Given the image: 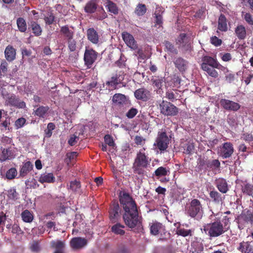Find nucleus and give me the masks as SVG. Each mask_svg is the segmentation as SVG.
Wrapping results in <instances>:
<instances>
[{
  "label": "nucleus",
  "mask_w": 253,
  "mask_h": 253,
  "mask_svg": "<svg viewBox=\"0 0 253 253\" xmlns=\"http://www.w3.org/2000/svg\"><path fill=\"white\" fill-rule=\"evenodd\" d=\"M211 211L209 217L211 222L203 226L205 232L211 238H215L227 232L231 224V217L223 215L222 212Z\"/></svg>",
  "instance_id": "1"
},
{
  "label": "nucleus",
  "mask_w": 253,
  "mask_h": 253,
  "mask_svg": "<svg viewBox=\"0 0 253 253\" xmlns=\"http://www.w3.org/2000/svg\"><path fill=\"white\" fill-rule=\"evenodd\" d=\"M119 200L124 210L123 218L126 226L130 228L135 227L139 223L137 205L129 194L120 193Z\"/></svg>",
  "instance_id": "2"
},
{
  "label": "nucleus",
  "mask_w": 253,
  "mask_h": 253,
  "mask_svg": "<svg viewBox=\"0 0 253 253\" xmlns=\"http://www.w3.org/2000/svg\"><path fill=\"white\" fill-rule=\"evenodd\" d=\"M186 211L191 217H201L203 213V210L200 201L197 199L192 200Z\"/></svg>",
  "instance_id": "3"
},
{
  "label": "nucleus",
  "mask_w": 253,
  "mask_h": 253,
  "mask_svg": "<svg viewBox=\"0 0 253 253\" xmlns=\"http://www.w3.org/2000/svg\"><path fill=\"white\" fill-rule=\"evenodd\" d=\"M176 44L182 50L188 51L191 48V37L185 33H181L176 39Z\"/></svg>",
  "instance_id": "4"
},
{
  "label": "nucleus",
  "mask_w": 253,
  "mask_h": 253,
  "mask_svg": "<svg viewBox=\"0 0 253 253\" xmlns=\"http://www.w3.org/2000/svg\"><path fill=\"white\" fill-rule=\"evenodd\" d=\"M161 113L165 116H174L177 114L178 109L172 103L163 101L159 104Z\"/></svg>",
  "instance_id": "5"
},
{
  "label": "nucleus",
  "mask_w": 253,
  "mask_h": 253,
  "mask_svg": "<svg viewBox=\"0 0 253 253\" xmlns=\"http://www.w3.org/2000/svg\"><path fill=\"white\" fill-rule=\"evenodd\" d=\"M98 53L92 48H86L84 53V65L90 69L97 59Z\"/></svg>",
  "instance_id": "6"
},
{
  "label": "nucleus",
  "mask_w": 253,
  "mask_h": 253,
  "mask_svg": "<svg viewBox=\"0 0 253 253\" xmlns=\"http://www.w3.org/2000/svg\"><path fill=\"white\" fill-rule=\"evenodd\" d=\"M200 165L206 166V169L211 170L214 173L220 172V163L217 159L203 160Z\"/></svg>",
  "instance_id": "7"
},
{
  "label": "nucleus",
  "mask_w": 253,
  "mask_h": 253,
  "mask_svg": "<svg viewBox=\"0 0 253 253\" xmlns=\"http://www.w3.org/2000/svg\"><path fill=\"white\" fill-rule=\"evenodd\" d=\"M109 218L112 223H115L120 218L121 209L117 202H114L109 209Z\"/></svg>",
  "instance_id": "8"
},
{
  "label": "nucleus",
  "mask_w": 253,
  "mask_h": 253,
  "mask_svg": "<svg viewBox=\"0 0 253 253\" xmlns=\"http://www.w3.org/2000/svg\"><path fill=\"white\" fill-rule=\"evenodd\" d=\"M219 155L223 159L230 158L234 153L233 145L229 142H224L220 146Z\"/></svg>",
  "instance_id": "9"
},
{
  "label": "nucleus",
  "mask_w": 253,
  "mask_h": 253,
  "mask_svg": "<svg viewBox=\"0 0 253 253\" xmlns=\"http://www.w3.org/2000/svg\"><path fill=\"white\" fill-rule=\"evenodd\" d=\"M87 244V240L84 238L74 237L70 242L71 248L74 250H79L85 247Z\"/></svg>",
  "instance_id": "10"
},
{
  "label": "nucleus",
  "mask_w": 253,
  "mask_h": 253,
  "mask_svg": "<svg viewBox=\"0 0 253 253\" xmlns=\"http://www.w3.org/2000/svg\"><path fill=\"white\" fill-rule=\"evenodd\" d=\"M220 104L223 109L228 111H237L241 107L239 103L226 99H221Z\"/></svg>",
  "instance_id": "11"
},
{
  "label": "nucleus",
  "mask_w": 253,
  "mask_h": 253,
  "mask_svg": "<svg viewBox=\"0 0 253 253\" xmlns=\"http://www.w3.org/2000/svg\"><path fill=\"white\" fill-rule=\"evenodd\" d=\"M237 183L241 187V191L244 195L253 196V184L248 182L247 180H238Z\"/></svg>",
  "instance_id": "12"
},
{
  "label": "nucleus",
  "mask_w": 253,
  "mask_h": 253,
  "mask_svg": "<svg viewBox=\"0 0 253 253\" xmlns=\"http://www.w3.org/2000/svg\"><path fill=\"white\" fill-rule=\"evenodd\" d=\"M87 40L92 43L98 44L100 42V35L98 32L93 28H89L86 31Z\"/></svg>",
  "instance_id": "13"
},
{
  "label": "nucleus",
  "mask_w": 253,
  "mask_h": 253,
  "mask_svg": "<svg viewBox=\"0 0 253 253\" xmlns=\"http://www.w3.org/2000/svg\"><path fill=\"white\" fill-rule=\"evenodd\" d=\"M214 184L218 191L222 194H226L229 191L227 182L223 178H216L214 181Z\"/></svg>",
  "instance_id": "14"
},
{
  "label": "nucleus",
  "mask_w": 253,
  "mask_h": 253,
  "mask_svg": "<svg viewBox=\"0 0 253 253\" xmlns=\"http://www.w3.org/2000/svg\"><path fill=\"white\" fill-rule=\"evenodd\" d=\"M7 104L11 106H14L18 108L24 109L26 107V103L23 101H20L19 98L14 94H12L6 99Z\"/></svg>",
  "instance_id": "15"
},
{
  "label": "nucleus",
  "mask_w": 253,
  "mask_h": 253,
  "mask_svg": "<svg viewBox=\"0 0 253 253\" xmlns=\"http://www.w3.org/2000/svg\"><path fill=\"white\" fill-rule=\"evenodd\" d=\"M122 38L126 44L131 49H136L137 48V44L132 35L127 32L122 33Z\"/></svg>",
  "instance_id": "16"
},
{
  "label": "nucleus",
  "mask_w": 253,
  "mask_h": 253,
  "mask_svg": "<svg viewBox=\"0 0 253 253\" xmlns=\"http://www.w3.org/2000/svg\"><path fill=\"white\" fill-rule=\"evenodd\" d=\"M134 96L137 99L147 101L150 98V91L144 88H140L134 92Z\"/></svg>",
  "instance_id": "17"
},
{
  "label": "nucleus",
  "mask_w": 253,
  "mask_h": 253,
  "mask_svg": "<svg viewBox=\"0 0 253 253\" xmlns=\"http://www.w3.org/2000/svg\"><path fill=\"white\" fill-rule=\"evenodd\" d=\"M170 142V138L168 137L166 132H163L159 134V150H166Z\"/></svg>",
  "instance_id": "18"
},
{
  "label": "nucleus",
  "mask_w": 253,
  "mask_h": 253,
  "mask_svg": "<svg viewBox=\"0 0 253 253\" xmlns=\"http://www.w3.org/2000/svg\"><path fill=\"white\" fill-rule=\"evenodd\" d=\"M237 249L241 253H253V242L243 241L239 244Z\"/></svg>",
  "instance_id": "19"
},
{
  "label": "nucleus",
  "mask_w": 253,
  "mask_h": 253,
  "mask_svg": "<svg viewBox=\"0 0 253 253\" xmlns=\"http://www.w3.org/2000/svg\"><path fill=\"white\" fill-rule=\"evenodd\" d=\"M140 150L137 154L134 164L142 166L143 167H147L148 165V158L145 154Z\"/></svg>",
  "instance_id": "20"
},
{
  "label": "nucleus",
  "mask_w": 253,
  "mask_h": 253,
  "mask_svg": "<svg viewBox=\"0 0 253 253\" xmlns=\"http://www.w3.org/2000/svg\"><path fill=\"white\" fill-rule=\"evenodd\" d=\"M4 55L7 61H13L16 58V49L11 45H7L4 50Z\"/></svg>",
  "instance_id": "21"
},
{
  "label": "nucleus",
  "mask_w": 253,
  "mask_h": 253,
  "mask_svg": "<svg viewBox=\"0 0 253 253\" xmlns=\"http://www.w3.org/2000/svg\"><path fill=\"white\" fill-rule=\"evenodd\" d=\"M240 221H243L245 223L253 224V212L251 210H244L240 217Z\"/></svg>",
  "instance_id": "22"
},
{
  "label": "nucleus",
  "mask_w": 253,
  "mask_h": 253,
  "mask_svg": "<svg viewBox=\"0 0 253 253\" xmlns=\"http://www.w3.org/2000/svg\"><path fill=\"white\" fill-rule=\"evenodd\" d=\"M210 201L215 204L221 203L223 199L222 195L214 188L209 192Z\"/></svg>",
  "instance_id": "23"
},
{
  "label": "nucleus",
  "mask_w": 253,
  "mask_h": 253,
  "mask_svg": "<svg viewBox=\"0 0 253 253\" xmlns=\"http://www.w3.org/2000/svg\"><path fill=\"white\" fill-rule=\"evenodd\" d=\"M33 169V165L30 161L23 163L19 171V176L25 177Z\"/></svg>",
  "instance_id": "24"
},
{
  "label": "nucleus",
  "mask_w": 253,
  "mask_h": 253,
  "mask_svg": "<svg viewBox=\"0 0 253 253\" xmlns=\"http://www.w3.org/2000/svg\"><path fill=\"white\" fill-rule=\"evenodd\" d=\"M37 107V108L34 110L33 114L35 116L44 118L48 114L49 107L48 106H39Z\"/></svg>",
  "instance_id": "25"
},
{
  "label": "nucleus",
  "mask_w": 253,
  "mask_h": 253,
  "mask_svg": "<svg viewBox=\"0 0 253 253\" xmlns=\"http://www.w3.org/2000/svg\"><path fill=\"white\" fill-rule=\"evenodd\" d=\"M203 63L201 67L209 66L212 67H217V61L216 59L209 56H205L202 58Z\"/></svg>",
  "instance_id": "26"
},
{
  "label": "nucleus",
  "mask_w": 253,
  "mask_h": 253,
  "mask_svg": "<svg viewBox=\"0 0 253 253\" xmlns=\"http://www.w3.org/2000/svg\"><path fill=\"white\" fill-rule=\"evenodd\" d=\"M97 3L96 0H90L85 4L84 10L88 14L94 13L97 10Z\"/></svg>",
  "instance_id": "27"
},
{
  "label": "nucleus",
  "mask_w": 253,
  "mask_h": 253,
  "mask_svg": "<svg viewBox=\"0 0 253 253\" xmlns=\"http://www.w3.org/2000/svg\"><path fill=\"white\" fill-rule=\"evenodd\" d=\"M60 32L67 40H72L73 39L74 32L73 31L70 30L67 25L61 27Z\"/></svg>",
  "instance_id": "28"
},
{
  "label": "nucleus",
  "mask_w": 253,
  "mask_h": 253,
  "mask_svg": "<svg viewBox=\"0 0 253 253\" xmlns=\"http://www.w3.org/2000/svg\"><path fill=\"white\" fill-rule=\"evenodd\" d=\"M227 19L225 15L221 14L218 20V29L222 32L227 31Z\"/></svg>",
  "instance_id": "29"
},
{
  "label": "nucleus",
  "mask_w": 253,
  "mask_h": 253,
  "mask_svg": "<svg viewBox=\"0 0 253 253\" xmlns=\"http://www.w3.org/2000/svg\"><path fill=\"white\" fill-rule=\"evenodd\" d=\"M55 181V177L52 173L42 174L39 179V181L41 183H52Z\"/></svg>",
  "instance_id": "30"
},
{
  "label": "nucleus",
  "mask_w": 253,
  "mask_h": 253,
  "mask_svg": "<svg viewBox=\"0 0 253 253\" xmlns=\"http://www.w3.org/2000/svg\"><path fill=\"white\" fill-rule=\"evenodd\" d=\"M125 225L120 223H116L111 227V231L116 235L123 236L125 234V231L124 230Z\"/></svg>",
  "instance_id": "31"
},
{
  "label": "nucleus",
  "mask_w": 253,
  "mask_h": 253,
  "mask_svg": "<svg viewBox=\"0 0 253 253\" xmlns=\"http://www.w3.org/2000/svg\"><path fill=\"white\" fill-rule=\"evenodd\" d=\"M105 7L108 12L114 15H117L119 13V8L117 4L110 0H106Z\"/></svg>",
  "instance_id": "32"
},
{
  "label": "nucleus",
  "mask_w": 253,
  "mask_h": 253,
  "mask_svg": "<svg viewBox=\"0 0 253 253\" xmlns=\"http://www.w3.org/2000/svg\"><path fill=\"white\" fill-rule=\"evenodd\" d=\"M235 33L236 36L240 40H244L246 37V30L245 27L242 25L237 26L235 28Z\"/></svg>",
  "instance_id": "33"
},
{
  "label": "nucleus",
  "mask_w": 253,
  "mask_h": 253,
  "mask_svg": "<svg viewBox=\"0 0 253 253\" xmlns=\"http://www.w3.org/2000/svg\"><path fill=\"white\" fill-rule=\"evenodd\" d=\"M30 26L32 29V32L35 36H40L42 33V29L37 22L32 21L30 22Z\"/></svg>",
  "instance_id": "34"
},
{
  "label": "nucleus",
  "mask_w": 253,
  "mask_h": 253,
  "mask_svg": "<svg viewBox=\"0 0 253 253\" xmlns=\"http://www.w3.org/2000/svg\"><path fill=\"white\" fill-rule=\"evenodd\" d=\"M174 64L180 72L185 71L187 69V62L181 57H179L175 60Z\"/></svg>",
  "instance_id": "35"
},
{
  "label": "nucleus",
  "mask_w": 253,
  "mask_h": 253,
  "mask_svg": "<svg viewBox=\"0 0 253 253\" xmlns=\"http://www.w3.org/2000/svg\"><path fill=\"white\" fill-rule=\"evenodd\" d=\"M22 220L26 223H31L34 219L33 213L28 210L23 211L21 214Z\"/></svg>",
  "instance_id": "36"
},
{
  "label": "nucleus",
  "mask_w": 253,
  "mask_h": 253,
  "mask_svg": "<svg viewBox=\"0 0 253 253\" xmlns=\"http://www.w3.org/2000/svg\"><path fill=\"white\" fill-rule=\"evenodd\" d=\"M126 101V96L121 93L115 94L112 98V101L117 105H123Z\"/></svg>",
  "instance_id": "37"
},
{
  "label": "nucleus",
  "mask_w": 253,
  "mask_h": 253,
  "mask_svg": "<svg viewBox=\"0 0 253 253\" xmlns=\"http://www.w3.org/2000/svg\"><path fill=\"white\" fill-rule=\"evenodd\" d=\"M16 24L18 29L20 32H26L27 26L26 21L23 18H18L16 20Z\"/></svg>",
  "instance_id": "38"
},
{
  "label": "nucleus",
  "mask_w": 253,
  "mask_h": 253,
  "mask_svg": "<svg viewBox=\"0 0 253 253\" xmlns=\"http://www.w3.org/2000/svg\"><path fill=\"white\" fill-rule=\"evenodd\" d=\"M147 11V7L145 4L142 3H138L134 10V13L138 16H142L145 15Z\"/></svg>",
  "instance_id": "39"
},
{
  "label": "nucleus",
  "mask_w": 253,
  "mask_h": 253,
  "mask_svg": "<svg viewBox=\"0 0 253 253\" xmlns=\"http://www.w3.org/2000/svg\"><path fill=\"white\" fill-rule=\"evenodd\" d=\"M122 80L120 79V76L116 74L115 76L111 77L110 81L106 82V85L111 86L116 89L117 85L121 82Z\"/></svg>",
  "instance_id": "40"
},
{
  "label": "nucleus",
  "mask_w": 253,
  "mask_h": 253,
  "mask_svg": "<svg viewBox=\"0 0 253 253\" xmlns=\"http://www.w3.org/2000/svg\"><path fill=\"white\" fill-rule=\"evenodd\" d=\"M94 17L97 20H102L107 17V14L102 6L97 10Z\"/></svg>",
  "instance_id": "41"
},
{
  "label": "nucleus",
  "mask_w": 253,
  "mask_h": 253,
  "mask_svg": "<svg viewBox=\"0 0 253 253\" xmlns=\"http://www.w3.org/2000/svg\"><path fill=\"white\" fill-rule=\"evenodd\" d=\"M202 69L206 71L208 74L214 78H216L218 77V74L217 72L214 69L215 68L209 66H206L204 65V67H201Z\"/></svg>",
  "instance_id": "42"
},
{
  "label": "nucleus",
  "mask_w": 253,
  "mask_h": 253,
  "mask_svg": "<svg viewBox=\"0 0 253 253\" xmlns=\"http://www.w3.org/2000/svg\"><path fill=\"white\" fill-rule=\"evenodd\" d=\"M70 189L74 192L80 193L81 192V183L77 180L71 181L70 184Z\"/></svg>",
  "instance_id": "43"
},
{
  "label": "nucleus",
  "mask_w": 253,
  "mask_h": 253,
  "mask_svg": "<svg viewBox=\"0 0 253 253\" xmlns=\"http://www.w3.org/2000/svg\"><path fill=\"white\" fill-rule=\"evenodd\" d=\"M169 233L165 231L164 226L159 223V240H164L169 237Z\"/></svg>",
  "instance_id": "44"
},
{
  "label": "nucleus",
  "mask_w": 253,
  "mask_h": 253,
  "mask_svg": "<svg viewBox=\"0 0 253 253\" xmlns=\"http://www.w3.org/2000/svg\"><path fill=\"white\" fill-rule=\"evenodd\" d=\"M44 20L46 25H50L55 21V16L52 12H49L47 16H44Z\"/></svg>",
  "instance_id": "45"
},
{
  "label": "nucleus",
  "mask_w": 253,
  "mask_h": 253,
  "mask_svg": "<svg viewBox=\"0 0 253 253\" xmlns=\"http://www.w3.org/2000/svg\"><path fill=\"white\" fill-rule=\"evenodd\" d=\"M146 167H143L142 166L133 163V169L134 173L137 174L142 176L144 173V169Z\"/></svg>",
  "instance_id": "46"
},
{
  "label": "nucleus",
  "mask_w": 253,
  "mask_h": 253,
  "mask_svg": "<svg viewBox=\"0 0 253 253\" xmlns=\"http://www.w3.org/2000/svg\"><path fill=\"white\" fill-rule=\"evenodd\" d=\"M51 245L52 248H54L56 250L63 251L65 247L64 243L61 241H52L51 242Z\"/></svg>",
  "instance_id": "47"
},
{
  "label": "nucleus",
  "mask_w": 253,
  "mask_h": 253,
  "mask_svg": "<svg viewBox=\"0 0 253 253\" xmlns=\"http://www.w3.org/2000/svg\"><path fill=\"white\" fill-rule=\"evenodd\" d=\"M17 174V171L15 168H12L8 169L6 173V177L8 179H14Z\"/></svg>",
  "instance_id": "48"
},
{
  "label": "nucleus",
  "mask_w": 253,
  "mask_h": 253,
  "mask_svg": "<svg viewBox=\"0 0 253 253\" xmlns=\"http://www.w3.org/2000/svg\"><path fill=\"white\" fill-rule=\"evenodd\" d=\"M55 128V125L52 123H49L47 125V129L45 130V137L49 138L51 136L52 132Z\"/></svg>",
  "instance_id": "49"
},
{
  "label": "nucleus",
  "mask_w": 253,
  "mask_h": 253,
  "mask_svg": "<svg viewBox=\"0 0 253 253\" xmlns=\"http://www.w3.org/2000/svg\"><path fill=\"white\" fill-rule=\"evenodd\" d=\"M7 196L9 199L16 200L18 199V193L14 188H11L8 191Z\"/></svg>",
  "instance_id": "50"
},
{
  "label": "nucleus",
  "mask_w": 253,
  "mask_h": 253,
  "mask_svg": "<svg viewBox=\"0 0 253 253\" xmlns=\"http://www.w3.org/2000/svg\"><path fill=\"white\" fill-rule=\"evenodd\" d=\"M10 153V151L8 149H3L2 151L1 156L0 158V162H2L7 159H9Z\"/></svg>",
  "instance_id": "51"
},
{
  "label": "nucleus",
  "mask_w": 253,
  "mask_h": 253,
  "mask_svg": "<svg viewBox=\"0 0 253 253\" xmlns=\"http://www.w3.org/2000/svg\"><path fill=\"white\" fill-rule=\"evenodd\" d=\"M177 234L183 237H186L192 235V230L190 229H185L184 228H180L177 230Z\"/></svg>",
  "instance_id": "52"
},
{
  "label": "nucleus",
  "mask_w": 253,
  "mask_h": 253,
  "mask_svg": "<svg viewBox=\"0 0 253 253\" xmlns=\"http://www.w3.org/2000/svg\"><path fill=\"white\" fill-rule=\"evenodd\" d=\"M194 145L193 143H186L184 148V153L187 154H192L194 150Z\"/></svg>",
  "instance_id": "53"
},
{
  "label": "nucleus",
  "mask_w": 253,
  "mask_h": 253,
  "mask_svg": "<svg viewBox=\"0 0 253 253\" xmlns=\"http://www.w3.org/2000/svg\"><path fill=\"white\" fill-rule=\"evenodd\" d=\"M105 144H108L109 146L114 147L115 145L114 141L112 136L109 134H106L104 137Z\"/></svg>",
  "instance_id": "54"
},
{
  "label": "nucleus",
  "mask_w": 253,
  "mask_h": 253,
  "mask_svg": "<svg viewBox=\"0 0 253 253\" xmlns=\"http://www.w3.org/2000/svg\"><path fill=\"white\" fill-rule=\"evenodd\" d=\"M170 173L169 168L159 167V178L162 176H169Z\"/></svg>",
  "instance_id": "55"
},
{
  "label": "nucleus",
  "mask_w": 253,
  "mask_h": 253,
  "mask_svg": "<svg viewBox=\"0 0 253 253\" xmlns=\"http://www.w3.org/2000/svg\"><path fill=\"white\" fill-rule=\"evenodd\" d=\"M164 43L168 51L173 53H176L177 52L176 48L171 42L169 41H165Z\"/></svg>",
  "instance_id": "56"
},
{
  "label": "nucleus",
  "mask_w": 253,
  "mask_h": 253,
  "mask_svg": "<svg viewBox=\"0 0 253 253\" xmlns=\"http://www.w3.org/2000/svg\"><path fill=\"white\" fill-rule=\"evenodd\" d=\"M26 119L23 117L18 119L15 122V126L17 129L21 128L26 123Z\"/></svg>",
  "instance_id": "57"
},
{
  "label": "nucleus",
  "mask_w": 253,
  "mask_h": 253,
  "mask_svg": "<svg viewBox=\"0 0 253 253\" xmlns=\"http://www.w3.org/2000/svg\"><path fill=\"white\" fill-rule=\"evenodd\" d=\"M138 110L136 108H131L130 109L126 114V116L128 119H132L137 114Z\"/></svg>",
  "instance_id": "58"
},
{
  "label": "nucleus",
  "mask_w": 253,
  "mask_h": 253,
  "mask_svg": "<svg viewBox=\"0 0 253 253\" xmlns=\"http://www.w3.org/2000/svg\"><path fill=\"white\" fill-rule=\"evenodd\" d=\"M68 48L70 51H74L76 49V42L73 40H68Z\"/></svg>",
  "instance_id": "59"
},
{
  "label": "nucleus",
  "mask_w": 253,
  "mask_h": 253,
  "mask_svg": "<svg viewBox=\"0 0 253 253\" xmlns=\"http://www.w3.org/2000/svg\"><path fill=\"white\" fill-rule=\"evenodd\" d=\"M242 138L248 143L253 141V135L251 133H244L242 134Z\"/></svg>",
  "instance_id": "60"
},
{
  "label": "nucleus",
  "mask_w": 253,
  "mask_h": 253,
  "mask_svg": "<svg viewBox=\"0 0 253 253\" xmlns=\"http://www.w3.org/2000/svg\"><path fill=\"white\" fill-rule=\"evenodd\" d=\"M117 253H130V251L126 246L121 244L119 246Z\"/></svg>",
  "instance_id": "61"
},
{
  "label": "nucleus",
  "mask_w": 253,
  "mask_h": 253,
  "mask_svg": "<svg viewBox=\"0 0 253 253\" xmlns=\"http://www.w3.org/2000/svg\"><path fill=\"white\" fill-rule=\"evenodd\" d=\"M0 71L3 73H6L8 70V63L5 60H2L1 62L0 66Z\"/></svg>",
  "instance_id": "62"
},
{
  "label": "nucleus",
  "mask_w": 253,
  "mask_h": 253,
  "mask_svg": "<svg viewBox=\"0 0 253 253\" xmlns=\"http://www.w3.org/2000/svg\"><path fill=\"white\" fill-rule=\"evenodd\" d=\"M192 253H204V247L202 244L195 245Z\"/></svg>",
  "instance_id": "63"
},
{
  "label": "nucleus",
  "mask_w": 253,
  "mask_h": 253,
  "mask_svg": "<svg viewBox=\"0 0 253 253\" xmlns=\"http://www.w3.org/2000/svg\"><path fill=\"white\" fill-rule=\"evenodd\" d=\"M211 42L214 45L218 46L221 44L222 41L217 37L213 36L211 38Z\"/></svg>",
  "instance_id": "64"
}]
</instances>
